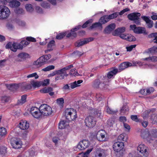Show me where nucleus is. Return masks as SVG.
I'll list each match as a JSON object with an SVG mask.
<instances>
[{
	"label": "nucleus",
	"mask_w": 157,
	"mask_h": 157,
	"mask_svg": "<svg viewBox=\"0 0 157 157\" xmlns=\"http://www.w3.org/2000/svg\"><path fill=\"white\" fill-rule=\"evenodd\" d=\"M149 52L151 53L157 52V47L154 46L149 49Z\"/></svg>",
	"instance_id": "52"
},
{
	"label": "nucleus",
	"mask_w": 157,
	"mask_h": 157,
	"mask_svg": "<svg viewBox=\"0 0 157 157\" xmlns=\"http://www.w3.org/2000/svg\"><path fill=\"white\" fill-rule=\"evenodd\" d=\"M34 77L36 79L38 78L39 76L37 75L36 73H34L31 74L27 76V78H30Z\"/></svg>",
	"instance_id": "61"
},
{
	"label": "nucleus",
	"mask_w": 157,
	"mask_h": 157,
	"mask_svg": "<svg viewBox=\"0 0 157 157\" xmlns=\"http://www.w3.org/2000/svg\"><path fill=\"white\" fill-rule=\"evenodd\" d=\"M98 27H99L101 30L102 29V25L99 22L93 24L90 27L89 29H92Z\"/></svg>",
	"instance_id": "29"
},
{
	"label": "nucleus",
	"mask_w": 157,
	"mask_h": 157,
	"mask_svg": "<svg viewBox=\"0 0 157 157\" xmlns=\"http://www.w3.org/2000/svg\"><path fill=\"white\" fill-rule=\"evenodd\" d=\"M74 109L72 108L67 109H65L64 116L68 120V119H71L70 116H71V114H74Z\"/></svg>",
	"instance_id": "22"
},
{
	"label": "nucleus",
	"mask_w": 157,
	"mask_h": 157,
	"mask_svg": "<svg viewBox=\"0 0 157 157\" xmlns=\"http://www.w3.org/2000/svg\"><path fill=\"white\" fill-rule=\"evenodd\" d=\"M136 40L135 37L131 35L128 34V38L127 39V40L129 41H135Z\"/></svg>",
	"instance_id": "55"
},
{
	"label": "nucleus",
	"mask_w": 157,
	"mask_h": 157,
	"mask_svg": "<svg viewBox=\"0 0 157 157\" xmlns=\"http://www.w3.org/2000/svg\"><path fill=\"white\" fill-rule=\"evenodd\" d=\"M31 85L35 88L39 87L40 86V82L34 81H31Z\"/></svg>",
	"instance_id": "50"
},
{
	"label": "nucleus",
	"mask_w": 157,
	"mask_h": 157,
	"mask_svg": "<svg viewBox=\"0 0 157 157\" xmlns=\"http://www.w3.org/2000/svg\"><path fill=\"white\" fill-rule=\"evenodd\" d=\"M149 38H153L155 43L157 44V33H153L148 36Z\"/></svg>",
	"instance_id": "33"
},
{
	"label": "nucleus",
	"mask_w": 157,
	"mask_h": 157,
	"mask_svg": "<svg viewBox=\"0 0 157 157\" xmlns=\"http://www.w3.org/2000/svg\"><path fill=\"white\" fill-rule=\"evenodd\" d=\"M15 12L17 14H21L24 13L25 11L22 9L18 8L17 9L15 10Z\"/></svg>",
	"instance_id": "53"
},
{
	"label": "nucleus",
	"mask_w": 157,
	"mask_h": 157,
	"mask_svg": "<svg viewBox=\"0 0 157 157\" xmlns=\"http://www.w3.org/2000/svg\"><path fill=\"white\" fill-rule=\"evenodd\" d=\"M58 75L55 78V80H61L64 78V76H67L68 74H67L66 71L64 68H63L57 70Z\"/></svg>",
	"instance_id": "10"
},
{
	"label": "nucleus",
	"mask_w": 157,
	"mask_h": 157,
	"mask_svg": "<svg viewBox=\"0 0 157 157\" xmlns=\"http://www.w3.org/2000/svg\"><path fill=\"white\" fill-rule=\"evenodd\" d=\"M127 135L125 133L122 134L119 136L117 138V142L127 141Z\"/></svg>",
	"instance_id": "28"
},
{
	"label": "nucleus",
	"mask_w": 157,
	"mask_h": 157,
	"mask_svg": "<svg viewBox=\"0 0 157 157\" xmlns=\"http://www.w3.org/2000/svg\"><path fill=\"white\" fill-rule=\"evenodd\" d=\"M147 148V147L144 144H140L137 147L138 153H140L145 157H147L148 155Z\"/></svg>",
	"instance_id": "9"
},
{
	"label": "nucleus",
	"mask_w": 157,
	"mask_h": 157,
	"mask_svg": "<svg viewBox=\"0 0 157 157\" xmlns=\"http://www.w3.org/2000/svg\"><path fill=\"white\" fill-rule=\"evenodd\" d=\"M129 10H130L128 8H126L124 9L119 13L115 12L112 14L109 15H107V17H108V19H109V21L111 19L117 17L118 15H121L125 12L128 11Z\"/></svg>",
	"instance_id": "14"
},
{
	"label": "nucleus",
	"mask_w": 157,
	"mask_h": 157,
	"mask_svg": "<svg viewBox=\"0 0 157 157\" xmlns=\"http://www.w3.org/2000/svg\"><path fill=\"white\" fill-rule=\"evenodd\" d=\"M107 109L106 110V112L109 114H115L117 112V111H114L112 110L111 108H110L109 106H107Z\"/></svg>",
	"instance_id": "43"
},
{
	"label": "nucleus",
	"mask_w": 157,
	"mask_h": 157,
	"mask_svg": "<svg viewBox=\"0 0 157 157\" xmlns=\"http://www.w3.org/2000/svg\"><path fill=\"white\" fill-rule=\"evenodd\" d=\"M67 126L66 122L64 121H61L60 122L59 125V128L60 129L64 128Z\"/></svg>",
	"instance_id": "38"
},
{
	"label": "nucleus",
	"mask_w": 157,
	"mask_h": 157,
	"mask_svg": "<svg viewBox=\"0 0 157 157\" xmlns=\"http://www.w3.org/2000/svg\"><path fill=\"white\" fill-rule=\"evenodd\" d=\"M85 123L87 127L92 128L95 125L96 121L94 117L91 116H89L86 118Z\"/></svg>",
	"instance_id": "5"
},
{
	"label": "nucleus",
	"mask_w": 157,
	"mask_h": 157,
	"mask_svg": "<svg viewBox=\"0 0 157 157\" xmlns=\"http://www.w3.org/2000/svg\"><path fill=\"white\" fill-rule=\"evenodd\" d=\"M94 115L98 117H100L101 115V111L98 109L94 110Z\"/></svg>",
	"instance_id": "60"
},
{
	"label": "nucleus",
	"mask_w": 157,
	"mask_h": 157,
	"mask_svg": "<svg viewBox=\"0 0 157 157\" xmlns=\"http://www.w3.org/2000/svg\"><path fill=\"white\" fill-rule=\"evenodd\" d=\"M53 90L52 88L50 87H47L44 88L40 90V91L41 93H49L50 92L52 91Z\"/></svg>",
	"instance_id": "32"
},
{
	"label": "nucleus",
	"mask_w": 157,
	"mask_h": 157,
	"mask_svg": "<svg viewBox=\"0 0 157 157\" xmlns=\"http://www.w3.org/2000/svg\"><path fill=\"white\" fill-rule=\"evenodd\" d=\"M108 80L107 78L104 76L100 79H96L93 82V86L94 88L96 89L103 87L105 86V82H107Z\"/></svg>",
	"instance_id": "3"
},
{
	"label": "nucleus",
	"mask_w": 157,
	"mask_h": 157,
	"mask_svg": "<svg viewBox=\"0 0 157 157\" xmlns=\"http://www.w3.org/2000/svg\"><path fill=\"white\" fill-rule=\"evenodd\" d=\"M73 112L74 114H71V116H70L71 119H68L69 121H73L75 120L77 117V112L74 109Z\"/></svg>",
	"instance_id": "41"
},
{
	"label": "nucleus",
	"mask_w": 157,
	"mask_h": 157,
	"mask_svg": "<svg viewBox=\"0 0 157 157\" xmlns=\"http://www.w3.org/2000/svg\"><path fill=\"white\" fill-rule=\"evenodd\" d=\"M70 87L71 89H74L75 87L80 86V85H77L76 84V81H75L73 82H71L69 84Z\"/></svg>",
	"instance_id": "56"
},
{
	"label": "nucleus",
	"mask_w": 157,
	"mask_h": 157,
	"mask_svg": "<svg viewBox=\"0 0 157 157\" xmlns=\"http://www.w3.org/2000/svg\"><path fill=\"white\" fill-rule=\"evenodd\" d=\"M29 124L26 121H21L19 124V128L22 130H26L29 127Z\"/></svg>",
	"instance_id": "23"
},
{
	"label": "nucleus",
	"mask_w": 157,
	"mask_h": 157,
	"mask_svg": "<svg viewBox=\"0 0 157 157\" xmlns=\"http://www.w3.org/2000/svg\"><path fill=\"white\" fill-rule=\"evenodd\" d=\"M141 18L146 22L147 27L149 28H152L153 25V23L152 21H151L149 19L148 17L145 16H141Z\"/></svg>",
	"instance_id": "21"
},
{
	"label": "nucleus",
	"mask_w": 157,
	"mask_h": 157,
	"mask_svg": "<svg viewBox=\"0 0 157 157\" xmlns=\"http://www.w3.org/2000/svg\"><path fill=\"white\" fill-rule=\"evenodd\" d=\"M131 119L133 121L137 122L139 121V120L136 115H132L131 116Z\"/></svg>",
	"instance_id": "63"
},
{
	"label": "nucleus",
	"mask_w": 157,
	"mask_h": 157,
	"mask_svg": "<svg viewBox=\"0 0 157 157\" xmlns=\"http://www.w3.org/2000/svg\"><path fill=\"white\" fill-rule=\"evenodd\" d=\"M105 132L103 130L98 131L96 135L97 139L99 141H105Z\"/></svg>",
	"instance_id": "17"
},
{
	"label": "nucleus",
	"mask_w": 157,
	"mask_h": 157,
	"mask_svg": "<svg viewBox=\"0 0 157 157\" xmlns=\"http://www.w3.org/2000/svg\"><path fill=\"white\" fill-rule=\"evenodd\" d=\"M10 100L9 97L6 96H4L2 97L1 101L2 102H8Z\"/></svg>",
	"instance_id": "57"
},
{
	"label": "nucleus",
	"mask_w": 157,
	"mask_h": 157,
	"mask_svg": "<svg viewBox=\"0 0 157 157\" xmlns=\"http://www.w3.org/2000/svg\"><path fill=\"white\" fill-rule=\"evenodd\" d=\"M90 145V142L88 140H83L79 142L77 147L79 150H83L87 148Z\"/></svg>",
	"instance_id": "11"
},
{
	"label": "nucleus",
	"mask_w": 157,
	"mask_h": 157,
	"mask_svg": "<svg viewBox=\"0 0 157 157\" xmlns=\"http://www.w3.org/2000/svg\"><path fill=\"white\" fill-rule=\"evenodd\" d=\"M154 90V89L153 87H150L146 90L147 94L149 95L153 93Z\"/></svg>",
	"instance_id": "58"
},
{
	"label": "nucleus",
	"mask_w": 157,
	"mask_h": 157,
	"mask_svg": "<svg viewBox=\"0 0 157 157\" xmlns=\"http://www.w3.org/2000/svg\"><path fill=\"white\" fill-rule=\"evenodd\" d=\"M25 8L27 11L29 12H32L34 10L32 5L30 4H26L25 5Z\"/></svg>",
	"instance_id": "37"
},
{
	"label": "nucleus",
	"mask_w": 157,
	"mask_h": 157,
	"mask_svg": "<svg viewBox=\"0 0 157 157\" xmlns=\"http://www.w3.org/2000/svg\"><path fill=\"white\" fill-rule=\"evenodd\" d=\"M6 148L4 146L1 147L0 148V153L1 154H3L6 153Z\"/></svg>",
	"instance_id": "59"
},
{
	"label": "nucleus",
	"mask_w": 157,
	"mask_h": 157,
	"mask_svg": "<svg viewBox=\"0 0 157 157\" xmlns=\"http://www.w3.org/2000/svg\"><path fill=\"white\" fill-rule=\"evenodd\" d=\"M31 85V84H23L22 86V89L26 90H30L32 88Z\"/></svg>",
	"instance_id": "46"
},
{
	"label": "nucleus",
	"mask_w": 157,
	"mask_h": 157,
	"mask_svg": "<svg viewBox=\"0 0 157 157\" xmlns=\"http://www.w3.org/2000/svg\"><path fill=\"white\" fill-rule=\"evenodd\" d=\"M55 41L52 40L51 41L48 45V49L45 51V53H48V52L52 50V48L55 46Z\"/></svg>",
	"instance_id": "26"
},
{
	"label": "nucleus",
	"mask_w": 157,
	"mask_h": 157,
	"mask_svg": "<svg viewBox=\"0 0 157 157\" xmlns=\"http://www.w3.org/2000/svg\"><path fill=\"white\" fill-rule=\"evenodd\" d=\"M81 28V26L79 25L78 26L76 27L74 29H73L71 30V36L74 37H75L77 36V34L75 32V31H77L79 29Z\"/></svg>",
	"instance_id": "36"
},
{
	"label": "nucleus",
	"mask_w": 157,
	"mask_h": 157,
	"mask_svg": "<svg viewBox=\"0 0 157 157\" xmlns=\"http://www.w3.org/2000/svg\"><path fill=\"white\" fill-rule=\"evenodd\" d=\"M149 133L147 131H143L141 133V136L143 138H146L148 137Z\"/></svg>",
	"instance_id": "51"
},
{
	"label": "nucleus",
	"mask_w": 157,
	"mask_h": 157,
	"mask_svg": "<svg viewBox=\"0 0 157 157\" xmlns=\"http://www.w3.org/2000/svg\"><path fill=\"white\" fill-rule=\"evenodd\" d=\"M94 39V38L89 37L84 39L83 40H81L80 41H78L76 42L75 43V46L76 47H79L88 43L90 42L93 41Z\"/></svg>",
	"instance_id": "12"
},
{
	"label": "nucleus",
	"mask_w": 157,
	"mask_h": 157,
	"mask_svg": "<svg viewBox=\"0 0 157 157\" xmlns=\"http://www.w3.org/2000/svg\"><path fill=\"white\" fill-rule=\"evenodd\" d=\"M6 48H10L11 50L15 52L18 49H21L22 46L18 43H14L12 44L11 42L8 43L6 46Z\"/></svg>",
	"instance_id": "6"
},
{
	"label": "nucleus",
	"mask_w": 157,
	"mask_h": 157,
	"mask_svg": "<svg viewBox=\"0 0 157 157\" xmlns=\"http://www.w3.org/2000/svg\"><path fill=\"white\" fill-rule=\"evenodd\" d=\"M67 34L66 32L59 33L57 35L56 38L57 39L60 40L62 39Z\"/></svg>",
	"instance_id": "45"
},
{
	"label": "nucleus",
	"mask_w": 157,
	"mask_h": 157,
	"mask_svg": "<svg viewBox=\"0 0 157 157\" xmlns=\"http://www.w3.org/2000/svg\"><path fill=\"white\" fill-rule=\"evenodd\" d=\"M125 30V28L124 27H122L119 28L115 30V32L116 34L117 35H120V34L124 32Z\"/></svg>",
	"instance_id": "35"
},
{
	"label": "nucleus",
	"mask_w": 157,
	"mask_h": 157,
	"mask_svg": "<svg viewBox=\"0 0 157 157\" xmlns=\"http://www.w3.org/2000/svg\"><path fill=\"white\" fill-rule=\"evenodd\" d=\"M41 6L45 9H48L50 8V5L48 3L43 2L41 4Z\"/></svg>",
	"instance_id": "47"
},
{
	"label": "nucleus",
	"mask_w": 157,
	"mask_h": 157,
	"mask_svg": "<svg viewBox=\"0 0 157 157\" xmlns=\"http://www.w3.org/2000/svg\"><path fill=\"white\" fill-rule=\"evenodd\" d=\"M57 104L60 106V107H62L64 103V99L63 98H58L57 100Z\"/></svg>",
	"instance_id": "42"
},
{
	"label": "nucleus",
	"mask_w": 157,
	"mask_h": 157,
	"mask_svg": "<svg viewBox=\"0 0 157 157\" xmlns=\"http://www.w3.org/2000/svg\"><path fill=\"white\" fill-rule=\"evenodd\" d=\"M73 53L75 56H78L79 57L81 56L83 54V53H82L81 52L78 51H75L73 52Z\"/></svg>",
	"instance_id": "64"
},
{
	"label": "nucleus",
	"mask_w": 157,
	"mask_h": 157,
	"mask_svg": "<svg viewBox=\"0 0 157 157\" xmlns=\"http://www.w3.org/2000/svg\"><path fill=\"white\" fill-rule=\"evenodd\" d=\"M118 72V70L117 68H114L109 72L107 74V78L109 79L111 78L117 74Z\"/></svg>",
	"instance_id": "25"
},
{
	"label": "nucleus",
	"mask_w": 157,
	"mask_h": 157,
	"mask_svg": "<svg viewBox=\"0 0 157 157\" xmlns=\"http://www.w3.org/2000/svg\"><path fill=\"white\" fill-rule=\"evenodd\" d=\"M10 14L9 9L4 5H0V19H6Z\"/></svg>",
	"instance_id": "1"
},
{
	"label": "nucleus",
	"mask_w": 157,
	"mask_h": 157,
	"mask_svg": "<svg viewBox=\"0 0 157 157\" xmlns=\"http://www.w3.org/2000/svg\"><path fill=\"white\" fill-rule=\"evenodd\" d=\"M93 148L88 149L85 153L82 154V157H88V155L92 151Z\"/></svg>",
	"instance_id": "49"
},
{
	"label": "nucleus",
	"mask_w": 157,
	"mask_h": 157,
	"mask_svg": "<svg viewBox=\"0 0 157 157\" xmlns=\"http://www.w3.org/2000/svg\"><path fill=\"white\" fill-rule=\"evenodd\" d=\"M140 15L139 13H133L128 14L127 17L129 20L133 21L134 23L139 25L141 24L140 18Z\"/></svg>",
	"instance_id": "2"
},
{
	"label": "nucleus",
	"mask_w": 157,
	"mask_h": 157,
	"mask_svg": "<svg viewBox=\"0 0 157 157\" xmlns=\"http://www.w3.org/2000/svg\"><path fill=\"white\" fill-rule=\"evenodd\" d=\"M27 95H24L21 96V99L20 100H18L17 101L18 104L22 105L25 103L26 101Z\"/></svg>",
	"instance_id": "34"
},
{
	"label": "nucleus",
	"mask_w": 157,
	"mask_h": 157,
	"mask_svg": "<svg viewBox=\"0 0 157 157\" xmlns=\"http://www.w3.org/2000/svg\"><path fill=\"white\" fill-rule=\"evenodd\" d=\"M20 44L22 46V48L21 49H22L23 47H25L27 45H28L29 44V42L25 40H22L20 43Z\"/></svg>",
	"instance_id": "44"
},
{
	"label": "nucleus",
	"mask_w": 157,
	"mask_h": 157,
	"mask_svg": "<svg viewBox=\"0 0 157 157\" xmlns=\"http://www.w3.org/2000/svg\"><path fill=\"white\" fill-rule=\"evenodd\" d=\"M26 39L29 42V43L30 42H35L36 41V39L35 38L31 36L27 37Z\"/></svg>",
	"instance_id": "62"
},
{
	"label": "nucleus",
	"mask_w": 157,
	"mask_h": 157,
	"mask_svg": "<svg viewBox=\"0 0 157 157\" xmlns=\"http://www.w3.org/2000/svg\"><path fill=\"white\" fill-rule=\"evenodd\" d=\"M114 123V121L113 119H109L107 122V125L109 127H113Z\"/></svg>",
	"instance_id": "39"
},
{
	"label": "nucleus",
	"mask_w": 157,
	"mask_h": 157,
	"mask_svg": "<svg viewBox=\"0 0 157 157\" xmlns=\"http://www.w3.org/2000/svg\"><path fill=\"white\" fill-rule=\"evenodd\" d=\"M129 111L128 107L127 105H124L121 108L120 113L121 114L124 115Z\"/></svg>",
	"instance_id": "30"
},
{
	"label": "nucleus",
	"mask_w": 157,
	"mask_h": 157,
	"mask_svg": "<svg viewBox=\"0 0 157 157\" xmlns=\"http://www.w3.org/2000/svg\"><path fill=\"white\" fill-rule=\"evenodd\" d=\"M9 2L10 6L12 8L18 7L20 5V3L16 0H13Z\"/></svg>",
	"instance_id": "27"
},
{
	"label": "nucleus",
	"mask_w": 157,
	"mask_h": 157,
	"mask_svg": "<svg viewBox=\"0 0 157 157\" xmlns=\"http://www.w3.org/2000/svg\"><path fill=\"white\" fill-rule=\"evenodd\" d=\"M124 147V144L122 142H117L115 143L113 145V150L117 152L121 151Z\"/></svg>",
	"instance_id": "15"
},
{
	"label": "nucleus",
	"mask_w": 157,
	"mask_h": 157,
	"mask_svg": "<svg viewBox=\"0 0 157 157\" xmlns=\"http://www.w3.org/2000/svg\"><path fill=\"white\" fill-rule=\"evenodd\" d=\"M116 25L115 23H112L109 25L104 30L105 34H109L115 28Z\"/></svg>",
	"instance_id": "20"
},
{
	"label": "nucleus",
	"mask_w": 157,
	"mask_h": 157,
	"mask_svg": "<svg viewBox=\"0 0 157 157\" xmlns=\"http://www.w3.org/2000/svg\"><path fill=\"white\" fill-rule=\"evenodd\" d=\"M151 121L153 124L157 123V115H152L151 117Z\"/></svg>",
	"instance_id": "54"
},
{
	"label": "nucleus",
	"mask_w": 157,
	"mask_h": 157,
	"mask_svg": "<svg viewBox=\"0 0 157 157\" xmlns=\"http://www.w3.org/2000/svg\"><path fill=\"white\" fill-rule=\"evenodd\" d=\"M6 129L3 127L0 128V136H4L6 134Z\"/></svg>",
	"instance_id": "48"
},
{
	"label": "nucleus",
	"mask_w": 157,
	"mask_h": 157,
	"mask_svg": "<svg viewBox=\"0 0 157 157\" xmlns=\"http://www.w3.org/2000/svg\"><path fill=\"white\" fill-rule=\"evenodd\" d=\"M47 61V59H45L44 56L40 57L37 60L33 62V65L40 67L44 65Z\"/></svg>",
	"instance_id": "16"
},
{
	"label": "nucleus",
	"mask_w": 157,
	"mask_h": 157,
	"mask_svg": "<svg viewBox=\"0 0 157 157\" xmlns=\"http://www.w3.org/2000/svg\"><path fill=\"white\" fill-rule=\"evenodd\" d=\"M55 68V66L53 65H49L48 67L43 68L42 71H47L53 70Z\"/></svg>",
	"instance_id": "40"
},
{
	"label": "nucleus",
	"mask_w": 157,
	"mask_h": 157,
	"mask_svg": "<svg viewBox=\"0 0 157 157\" xmlns=\"http://www.w3.org/2000/svg\"><path fill=\"white\" fill-rule=\"evenodd\" d=\"M95 155L97 157H105L108 155L107 150L100 147L95 149Z\"/></svg>",
	"instance_id": "7"
},
{
	"label": "nucleus",
	"mask_w": 157,
	"mask_h": 157,
	"mask_svg": "<svg viewBox=\"0 0 157 157\" xmlns=\"http://www.w3.org/2000/svg\"><path fill=\"white\" fill-rule=\"evenodd\" d=\"M130 62H125L122 63L119 66V69L121 70H123L125 69L131 65Z\"/></svg>",
	"instance_id": "24"
},
{
	"label": "nucleus",
	"mask_w": 157,
	"mask_h": 157,
	"mask_svg": "<svg viewBox=\"0 0 157 157\" xmlns=\"http://www.w3.org/2000/svg\"><path fill=\"white\" fill-rule=\"evenodd\" d=\"M130 27L131 29L133 30L134 33H144L146 32L145 28L140 27H136L135 25H131Z\"/></svg>",
	"instance_id": "13"
},
{
	"label": "nucleus",
	"mask_w": 157,
	"mask_h": 157,
	"mask_svg": "<svg viewBox=\"0 0 157 157\" xmlns=\"http://www.w3.org/2000/svg\"><path fill=\"white\" fill-rule=\"evenodd\" d=\"M17 57L18 58L17 59V61L18 62L22 61L30 57L28 54L25 52L20 53L18 55Z\"/></svg>",
	"instance_id": "19"
},
{
	"label": "nucleus",
	"mask_w": 157,
	"mask_h": 157,
	"mask_svg": "<svg viewBox=\"0 0 157 157\" xmlns=\"http://www.w3.org/2000/svg\"><path fill=\"white\" fill-rule=\"evenodd\" d=\"M109 21L107 15H105L100 18L99 22L102 25L105 24Z\"/></svg>",
	"instance_id": "31"
},
{
	"label": "nucleus",
	"mask_w": 157,
	"mask_h": 157,
	"mask_svg": "<svg viewBox=\"0 0 157 157\" xmlns=\"http://www.w3.org/2000/svg\"><path fill=\"white\" fill-rule=\"evenodd\" d=\"M30 113L33 117L36 118H39L42 115L40 109H39L36 107L31 108Z\"/></svg>",
	"instance_id": "8"
},
{
	"label": "nucleus",
	"mask_w": 157,
	"mask_h": 157,
	"mask_svg": "<svg viewBox=\"0 0 157 157\" xmlns=\"http://www.w3.org/2000/svg\"><path fill=\"white\" fill-rule=\"evenodd\" d=\"M42 115L47 116L51 115L52 113V108L47 104L41 105L40 107Z\"/></svg>",
	"instance_id": "4"
},
{
	"label": "nucleus",
	"mask_w": 157,
	"mask_h": 157,
	"mask_svg": "<svg viewBox=\"0 0 157 157\" xmlns=\"http://www.w3.org/2000/svg\"><path fill=\"white\" fill-rule=\"evenodd\" d=\"M10 144L13 148L15 149L19 148L21 147V143L17 138H12L10 141Z\"/></svg>",
	"instance_id": "18"
}]
</instances>
